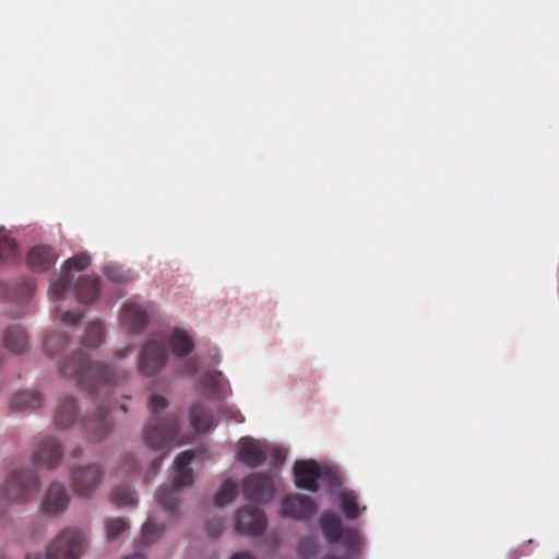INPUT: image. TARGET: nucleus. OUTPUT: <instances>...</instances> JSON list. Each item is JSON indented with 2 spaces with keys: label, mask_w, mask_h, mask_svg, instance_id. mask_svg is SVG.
Returning <instances> with one entry per match:
<instances>
[{
  "label": "nucleus",
  "mask_w": 559,
  "mask_h": 559,
  "mask_svg": "<svg viewBox=\"0 0 559 559\" xmlns=\"http://www.w3.org/2000/svg\"><path fill=\"white\" fill-rule=\"evenodd\" d=\"M70 501L69 493L64 486L52 483L43 501V511L48 515H57L66 511Z\"/></svg>",
  "instance_id": "obj_17"
},
{
  "label": "nucleus",
  "mask_w": 559,
  "mask_h": 559,
  "mask_svg": "<svg viewBox=\"0 0 559 559\" xmlns=\"http://www.w3.org/2000/svg\"><path fill=\"white\" fill-rule=\"evenodd\" d=\"M2 364V357L0 356V365Z\"/></svg>",
  "instance_id": "obj_49"
},
{
  "label": "nucleus",
  "mask_w": 559,
  "mask_h": 559,
  "mask_svg": "<svg viewBox=\"0 0 559 559\" xmlns=\"http://www.w3.org/2000/svg\"><path fill=\"white\" fill-rule=\"evenodd\" d=\"M17 254V245L13 238L0 229V260H10Z\"/></svg>",
  "instance_id": "obj_30"
},
{
  "label": "nucleus",
  "mask_w": 559,
  "mask_h": 559,
  "mask_svg": "<svg viewBox=\"0 0 559 559\" xmlns=\"http://www.w3.org/2000/svg\"><path fill=\"white\" fill-rule=\"evenodd\" d=\"M148 322V310L134 302L128 301L121 310V323L129 333L138 334L142 332Z\"/></svg>",
  "instance_id": "obj_15"
},
{
  "label": "nucleus",
  "mask_w": 559,
  "mask_h": 559,
  "mask_svg": "<svg viewBox=\"0 0 559 559\" xmlns=\"http://www.w3.org/2000/svg\"><path fill=\"white\" fill-rule=\"evenodd\" d=\"M193 457L194 452L191 450L179 453L174 462L176 474L173 484L162 486L156 493L158 504L171 515L176 514L180 490L193 484V472L189 467Z\"/></svg>",
  "instance_id": "obj_3"
},
{
  "label": "nucleus",
  "mask_w": 559,
  "mask_h": 559,
  "mask_svg": "<svg viewBox=\"0 0 559 559\" xmlns=\"http://www.w3.org/2000/svg\"><path fill=\"white\" fill-rule=\"evenodd\" d=\"M319 548V544L313 536H305L300 539L298 545V552L305 559H310L313 557Z\"/></svg>",
  "instance_id": "obj_33"
},
{
  "label": "nucleus",
  "mask_w": 559,
  "mask_h": 559,
  "mask_svg": "<svg viewBox=\"0 0 559 559\" xmlns=\"http://www.w3.org/2000/svg\"><path fill=\"white\" fill-rule=\"evenodd\" d=\"M111 501L119 507L133 506L136 503L135 492L129 486H118L111 492Z\"/></svg>",
  "instance_id": "obj_28"
},
{
  "label": "nucleus",
  "mask_w": 559,
  "mask_h": 559,
  "mask_svg": "<svg viewBox=\"0 0 559 559\" xmlns=\"http://www.w3.org/2000/svg\"><path fill=\"white\" fill-rule=\"evenodd\" d=\"M230 559H255L253 555L248 551L237 552Z\"/></svg>",
  "instance_id": "obj_41"
},
{
  "label": "nucleus",
  "mask_w": 559,
  "mask_h": 559,
  "mask_svg": "<svg viewBox=\"0 0 559 559\" xmlns=\"http://www.w3.org/2000/svg\"><path fill=\"white\" fill-rule=\"evenodd\" d=\"M359 554L347 555L346 551L343 550V555L342 556H336L334 554H326L322 559H354Z\"/></svg>",
  "instance_id": "obj_40"
},
{
  "label": "nucleus",
  "mask_w": 559,
  "mask_h": 559,
  "mask_svg": "<svg viewBox=\"0 0 559 559\" xmlns=\"http://www.w3.org/2000/svg\"><path fill=\"white\" fill-rule=\"evenodd\" d=\"M190 423L197 432H206L214 426V417L201 403L193 404L189 413Z\"/></svg>",
  "instance_id": "obj_23"
},
{
  "label": "nucleus",
  "mask_w": 559,
  "mask_h": 559,
  "mask_svg": "<svg viewBox=\"0 0 559 559\" xmlns=\"http://www.w3.org/2000/svg\"><path fill=\"white\" fill-rule=\"evenodd\" d=\"M129 352H130L129 347L124 348L123 350H121L120 357L128 355Z\"/></svg>",
  "instance_id": "obj_45"
},
{
  "label": "nucleus",
  "mask_w": 559,
  "mask_h": 559,
  "mask_svg": "<svg viewBox=\"0 0 559 559\" xmlns=\"http://www.w3.org/2000/svg\"><path fill=\"white\" fill-rule=\"evenodd\" d=\"M44 397L39 391H22L14 395L12 406L17 411H35L41 407Z\"/></svg>",
  "instance_id": "obj_24"
},
{
  "label": "nucleus",
  "mask_w": 559,
  "mask_h": 559,
  "mask_svg": "<svg viewBox=\"0 0 559 559\" xmlns=\"http://www.w3.org/2000/svg\"><path fill=\"white\" fill-rule=\"evenodd\" d=\"M168 353L163 337L148 338L140 353L138 370L141 374L153 377L166 365Z\"/></svg>",
  "instance_id": "obj_7"
},
{
  "label": "nucleus",
  "mask_w": 559,
  "mask_h": 559,
  "mask_svg": "<svg viewBox=\"0 0 559 559\" xmlns=\"http://www.w3.org/2000/svg\"><path fill=\"white\" fill-rule=\"evenodd\" d=\"M105 338V328L102 322H93L91 323L83 336V345L85 347H97L99 346Z\"/></svg>",
  "instance_id": "obj_27"
},
{
  "label": "nucleus",
  "mask_w": 559,
  "mask_h": 559,
  "mask_svg": "<svg viewBox=\"0 0 559 559\" xmlns=\"http://www.w3.org/2000/svg\"><path fill=\"white\" fill-rule=\"evenodd\" d=\"M224 531V522L219 519H213L206 523V532L210 537L215 538Z\"/></svg>",
  "instance_id": "obj_36"
},
{
  "label": "nucleus",
  "mask_w": 559,
  "mask_h": 559,
  "mask_svg": "<svg viewBox=\"0 0 559 559\" xmlns=\"http://www.w3.org/2000/svg\"><path fill=\"white\" fill-rule=\"evenodd\" d=\"M238 487L231 480H226L223 483L221 489L215 495L214 502L218 507H224L234 501L237 497Z\"/></svg>",
  "instance_id": "obj_29"
},
{
  "label": "nucleus",
  "mask_w": 559,
  "mask_h": 559,
  "mask_svg": "<svg viewBox=\"0 0 559 559\" xmlns=\"http://www.w3.org/2000/svg\"><path fill=\"white\" fill-rule=\"evenodd\" d=\"M319 526L330 545L341 544L347 555L360 554L362 536L356 527H343L342 518L333 511H323L319 518Z\"/></svg>",
  "instance_id": "obj_4"
},
{
  "label": "nucleus",
  "mask_w": 559,
  "mask_h": 559,
  "mask_svg": "<svg viewBox=\"0 0 559 559\" xmlns=\"http://www.w3.org/2000/svg\"><path fill=\"white\" fill-rule=\"evenodd\" d=\"M57 260L56 252L50 246H36L27 254V264L34 271H47Z\"/></svg>",
  "instance_id": "obj_18"
},
{
  "label": "nucleus",
  "mask_w": 559,
  "mask_h": 559,
  "mask_svg": "<svg viewBox=\"0 0 559 559\" xmlns=\"http://www.w3.org/2000/svg\"><path fill=\"white\" fill-rule=\"evenodd\" d=\"M274 457H275V460H276L277 462L283 461L282 454H281V452H280L278 450H275V451H274Z\"/></svg>",
  "instance_id": "obj_43"
},
{
  "label": "nucleus",
  "mask_w": 559,
  "mask_h": 559,
  "mask_svg": "<svg viewBox=\"0 0 559 559\" xmlns=\"http://www.w3.org/2000/svg\"><path fill=\"white\" fill-rule=\"evenodd\" d=\"M4 346L14 354H22L29 348L27 332L20 325L9 326L3 334Z\"/></svg>",
  "instance_id": "obj_19"
},
{
  "label": "nucleus",
  "mask_w": 559,
  "mask_h": 559,
  "mask_svg": "<svg viewBox=\"0 0 559 559\" xmlns=\"http://www.w3.org/2000/svg\"><path fill=\"white\" fill-rule=\"evenodd\" d=\"M26 559H39L38 557H32V556H27Z\"/></svg>",
  "instance_id": "obj_48"
},
{
  "label": "nucleus",
  "mask_w": 559,
  "mask_h": 559,
  "mask_svg": "<svg viewBox=\"0 0 559 559\" xmlns=\"http://www.w3.org/2000/svg\"><path fill=\"white\" fill-rule=\"evenodd\" d=\"M266 527L263 511L254 504L240 509L235 518V530L238 534L259 536Z\"/></svg>",
  "instance_id": "obj_10"
},
{
  "label": "nucleus",
  "mask_w": 559,
  "mask_h": 559,
  "mask_svg": "<svg viewBox=\"0 0 559 559\" xmlns=\"http://www.w3.org/2000/svg\"><path fill=\"white\" fill-rule=\"evenodd\" d=\"M39 480L28 468L14 471L7 479L0 495V514L8 503L23 502L37 492Z\"/></svg>",
  "instance_id": "obj_5"
},
{
  "label": "nucleus",
  "mask_w": 559,
  "mask_h": 559,
  "mask_svg": "<svg viewBox=\"0 0 559 559\" xmlns=\"http://www.w3.org/2000/svg\"><path fill=\"white\" fill-rule=\"evenodd\" d=\"M103 469L97 464L75 467L70 473V480L74 492L81 497L92 495L99 486Z\"/></svg>",
  "instance_id": "obj_9"
},
{
  "label": "nucleus",
  "mask_w": 559,
  "mask_h": 559,
  "mask_svg": "<svg viewBox=\"0 0 559 559\" xmlns=\"http://www.w3.org/2000/svg\"><path fill=\"white\" fill-rule=\"evenodd\" d=\"M312 498L301 493L286 496L282 501L281 514L295 520H307L317 512Z\"/></svg>",
  "instance_id": "obj_14"
},
{
  "label": "nucleus",
  "mask_w": 559,
  "mask_h": 559,
  "mask_svg": "<svg viewBox=\"0 0 559 559\" xmlns=\"http://www.w3.org/2000/svg\"><path fill=\"white\" fill-rule=\"evenodd\" d=\"M104 273L108 280L115 283H126L133 278L131 271L124 270L118 264H107Z\"/></svg>",
  "instance_id": "obj_31"
},
{
  "label": "nucleus",
  "mask_w": 559,
  "mask_h": 559,
  "mask_svg": "<svg viewBox=\"0 0 559 559\" xmlns=\"http://www.w3.org/2000/svg\"><path fill=\"white\" fill-rule=\"evenodd\" d=\"M75 293L81 302H93L99 294V277L90 275L81 276L76 282Z\"/></svg>",
  "instance_id": "obj_20"
},
{
  "label": "nucleus",
  "mask_w": 559,
  "mask_h": 559,
  "mask_svg": "<svg viewBox=\"0 0 559 559\" xmlns=\"http://www.w3.org/2000/svg\"><path fill=\"white\" fill-rule=\"evenodd\" d=\"M341 509L348 520H355L366 510V507H360L357 501V496L353 491H344L340 495Z\"/></svg>",
  "instance_id": "obj_26"
},
{
  "label": "nucleus",
  "mask_w": 559,
  "mask_h": 559,
  "mask_svg": "<svg viewBox=\"0 0 559 559\" xmlns=\"http://www.w3.org/2000/svg\"><path fill=\"white\" fill-rule=\"evenodd\" d=\"M126 559H146L143 555L134 554L130 557H127Z\"/></svg>",
  "instance_id": "obj_44"
},
{
  "label": "nucleus",
  "mask_w": 559,
  "mask_h": 559,
  "mask_svg": "<svg viewBox=\"0 0 559 559\" xmlns=\"http://www.w3.org/2000/svg\"><path fill=\"white\" fill-rule=\"evenodd\" d=\"M71 456L73 459H79L82 456V449L80 447H76L75 449H73L72 453H71Z\"/></svg>",
  "instance_id": "obj_42"
},
{
  "label": "nucleus",
  "mask_w": 559,
  "mask_h": 559,
  "mask_svg": "<svg viewBox=\"0 0 559 559\" xmlns=\"http://www.w3.org/2000/svg\"><path fill=\"white\" fill-rule=\"evenodd\" d=\"M59 369L63 376L74 379L91 392L98 386L122 381L128 376L123 370H111L104 362L91 361L83 350L75 352L61 361Z\"/></svg>",
  "instance_id": "obj_2"
},
{
  "label": "nucleus",
  "mask_w": 559,
  "mask_h": 559,
  "mask_svg": "<svg viewBox=\"0 0 559 559\" xmlns=\"http://www.w3.org/2000/svg\"><path fill=\"white\" fill-rule=\"evenodd\" d=\"M168 400L153 393L148 400L150 421L143 432V442L156 455L152 459L145 480L150 481L158 471L168 451L190 442L179 433V420L175 413H167Z\"/></svg>",
  "instance_id": "obj_1"
},
{
  "label": "nucleus",
  "mask_w": 559,
  "mask_h": 559,
  "mask_svg": "<svg viewBox=\"0 0 559 559\" xmlns=\"http://www.w3.org/2000/svg\"><path fill=\"white\" fill-rule=\"evenodd\" d=\"M84 426L91 432L92 439H102L109 433L112 424L107 409L100 408L93 418L84 423Z\"/></svg>",
  "instance_id": "obj_22"
},
{
  "label": "nucleus",
  "mask_w": 559,
  "mask_h": 559,
  "mask_svg": "<svg viewBox=\"0 0 559 559\" xmlns=\"http://www.w3.org/2000/svg\"><path fill=\"white\" fill-rule=\"evenodd\" d=\"M127 528L128 524L122 518H112L105 522L106 535L109 540L118 538Z\"/></svg>",
  "instance_id": "obj_32"
},
{
  "label": "nucleus",
  "mask_w": 559,
  "mask_h": 559,
  "mask_svg": "<svg viewBox=\"0 0 559 559\" xmlns=\"http://www.w3.org/2000/svg\"><path fill=\"white\" fill-rule=\"evenodd\" d=\"M325 474L331 478L333 477L331 473L323 469L316 461H297L294 465L296 486L311 492L319 490L318 480L322 479Z\"/></svg>",
  "instance_id": "obj_11"
},
{
  "label": "nucleus",
  "mask_w": 559,
  "mask_h": 559,
  "mask_svg": "<svg viewBox=\"0 0 559 559\" xmlns=\"http://www.w3.org/2000/svg\"><path fill=\"white\" fill-rule=\"evenodd\" d=\"M83 318V312L81 310H68L62 313L61 320L62 322L69 325H76Z\"/></svg>",
  "instance_id": "obj_37"
},
{
  "label": "nucleus",
  "mask_w": 559,
  "mask_h": 559,
  "mask_svg": "<svg viewBox=\"0 0 559 559\" xmlns=\"http://www.w3.org/2000/svg\"><path fill=\"white\" fill-rule=\"evenodd\" d=\"M267 456L265 445L254 439H243L238 451V461L249 467L262 465Z\"/></svg>",
  "instance_id": "obj_16"
},
{
  "label": "nucleus",
  "mask_w": 559,
  "mask_h": 559,
  "mask_svg": "<svg viewBox=\"0 0 559 559\" xmlns=\"http://www.w3.org/2000/svg\"><path fill=\"white\" fill-rule=\"evenodd\" d=\"M163 527L156 525L151 519L146 520L142 527V540L148 545L160 536Z\"/></svg>",
  "instance_id": "obj_34"
},
{
  "label": "nucleus",
  "mask_w": 559,
  "mask_h": 559,
  "mask_svg": "<svg viewBox=\"0 0 559 559\" xmlns=\"http://www.w3.org/2000/svg\"><path fill=\"white\" fill-rule=\"evenodd\" d=\"M26 289H27V292H31V289H32L31 283H26Z\"/></svg>",
  "instance_id": "obj_46"
},
{
  "label": "nucleus",
  "mask_w": 559,
  "mask_h": 559,
  "mask_svg": "<svg viewBox=\"0 0 559 559\" xmlns=\"http://www.w3.org/2000/svg\"><path fill=\"white\" fill-rule=\"evenodd\" d=\"M91 264V257L86 252L75 254L64 261L61 273L53 275L50 281L49 296L55 300L61 299L72 281L71 272H81Z\"/></svg>",
  "instance_id": "obj_8"
},
{
  "label": "nucleus",
  "mask_w": 559,
  "mask_h": 559,
  "mask_svg": "<svg viewBox=\"0 0 559 559\" xmlns=\"http://www.w3.org/2000/svg\"><path fill=\"white\" fill-rule=\"evenodd\" d=\"M124 465L128 473H133L138 465V459L133 454H128L124 457Z\"/></svg>",
  "instance_id": "obj_39"
},
{
  "label": "nucleus",
  "mask_w": 559,
  "mask_h": 559,
  "mask_svg": "<svg viewBox=\"0 0 559 559\" xmlns=\"http://www.w3.org/2000/svg\"><path fill=\"white\" fill-rule=\"evenodd\" d=\"M69 344V338L66 335H60L58 337L49 336L45 341V350L49 355H56L61 348H64Z\"/></svg>",
  "instance_id": "obj_35"
},
{
  "label": "nucleus",
  "mask_w": 559,
  "mask_h": 559,
  "mask_svg": "<svg viewBox=\"0 0 559 559\" xmlns=\"http://www.w3.org/2000/svg\"><path fill=\"white\" fill-rule=\"evenodd\" d=\"M62 447L55 437L40 439L34 448L32 460L39 467L55 468L62 459Z\"/></svg>",
  "instance_id": "obj_12"
},
{
  "label": "nucleus",
  "mask_w": 559,
  "mask_h": 559,
  "mask_svg": "<svg viewBox=\"0 0 559 559\" xmlns=\"http://www.w3.org/2000/svg\"><path fill=\"white\" fill-rule=\"evenodd\" d=\"M169 345L171 347L173 353L177 357H186L189 355L193 348L194 344L191 336L181 329H175L171 333Z\"/></svg>",
  "instance_id": "obj_25"
},
{
  "label": "nucleus",
  "mask_w": 559,
  "mask_h": 559,
  "mask_svg": "<svg viewBox=\"0 0 559 559\" xmlns=\"http://www.w3.org/2000/svg\"><path fill=\"white\" fill-rule=\"evenodd\" d=\"M85 542L83 531L67 527L48 545L45 559H80Z\"/></svg>",
  "instance_id": "obj_6"
},
{
  "label": "nucleus",
  "mask_w": 559,
  "mask_h": 559,
  "mask_svg": "<svg viewBox=\"0 0 559 559\" xmlns=\"http://www.w3.org/2000/svg\"><path fill=\"white\" fill-rule=\"evenodd\" d=\"M242 490L249 501H270L274 495V484L270 476L252 473L242 480Z\"/></svg>",
  "instance_id": "obj_13"
},
{
  "label": "nucleus",
  "mask_w": 559,
  "mask_h": 559,
  "mask_svg": "<svg viewBox=\"0 0 559 559\" xmlns=\"http://www.w3.org/2000/svg\"><path fill=\"white\" fill-rule=\"evenodd\" d=\"M120 408H121V411H122V412H127V407H126V405H124V404H122V405L120 406Z\"/></svg>",
  "instance_id": "obj_47"
},
{
  "label": "nucleus",
  "mask_w": 559,
  "mask_h": 559,
  "mask_svg": "<svg viewBox=\"0 0 559 559\" xmlns=\"http://www.w3.org/2000/svg\"><path fill=\"white\" fill-rule=\"evenodd\" d=\"M224 414L227 417V419L230 421L243 423V420H245L243 416L241 415V413L238 409L227 408L224 412Z\"/></svg>",
  "instance_id": "obj_38"
},
{
  "label": "nucleus",
  "mask_w": 559,
  "mask_h": 559,
  "mask_svg": "<svg viewBox=\"0 0 559 559\" xmlns=\"http://www.w3.org/2000/svg\"><path fill=\"white\" fill-rule=\"evenodd\" d=\"M76 405L72 397H66L57 407L55 424L59 429H67L76 423Z\"/></svg>",
  "instance_id": "obj_21"
}]
</instances>
